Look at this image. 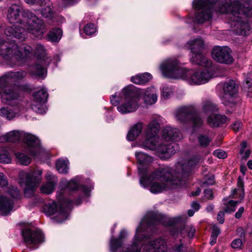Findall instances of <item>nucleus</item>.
I'll return each instance as SVG.
<instances>
[{"label": "nucleus", "mask_w": 252, "mask_h": 252, "mask_svg": "<svg viewBox=\"0 0 252 252\" xmlns=\"http://www.w3.org/2000/svg\"><path fill=\"white\" fill-rule=\"evenodd\" d=\"M201 158L198 156L190 158L187 161H180L176 165V172L174 175L169 168L158 169L148 176H142L140 180L141 186H149L151 192L157 194L170 189L182 187L185 184L184 178L188 175L191 168L197 165Z\"/></svg>", "instance_id": "f257e3e1"}, {"label": "nucleus", "mask_w": 252, "mask_h": 252, "mask_svg": "<svg viewBox=\"0 0 252 252\" xmlns=\"http://www.w3.org/2000/svg\"><path fill=\"white\" fill-rule=\"evenodd\" d=\"M7 19L10 23L17 24L7 27L4 33L7 37L24 41L30 33L41 39L47 29L42 19L29 10H24L20 5L13 4L7 12Z\"/></svg>", "instance_id": "f03ea898"}, {"label": "nucleus", "mask_w": 252, "mask_h": 252, "mask_svg": "<svg viewBox=\"0 0 252 252\" xmlns=\"http://www.w3.org/2000/svg\"><path fill=\"white\" fill-rule=\"evenodd\" d=\"M218 11L220 13H225L230 20L232 30L237 34H250V26L243 19L252 16V0H224L220 4Z\"/></svg>", "instance_id": "7ed1b4c3"}, {"label": "nucleus", "mask_w": 252, "mask_h": 252, "mask_svg": "<svg viewBox=\"0 0 252 252\" xmlns=\"http://www.w3.org/2000/svg\"><path fill=\"white\" fill-rule=\"evenodd\" d=\"M163 76L173 79H182L191 85H200L207 83L212 78L208 70L188 69L180 65L179 61L175 58L164 60L159 65Z\"/></svg>", "instance_id": "20e7f679"}, {"label": "nucleus", "mask_w": 252, "mask_h": 252, "mask_svg": "<svg viewBox=\"0 0 252 252\" xmlns=\"http://www.w3.org/2000/svg\"><path fill=\"white\" fill-rule=\"evenodd\" d=\"M164 121L160 116L153 115L145 131V139L140 141L137 144L139 147L155 151L163 155L164 158H168L175 153L178 145L175 143L165 144L158 136L160 125Z\"/></svg>", "instance_id": "39448f33"}, {"label": "nucleus", "mask_w": 252, "mask_h": 252, "mask_svg": "<svg viewBox=\"0 0 252 252\" xmlns=\"http://www.w3.org/2000/svg\"><path fill=\"white\" fill-rule=\"evenodd\" d=\"M142 92L138 89H134L131 86L124 88L121 93H117L110 97V101L114 105H117L118 111L122 114H126L136 111L139 106L138 96Z\"/></svg>", "instance_id": "423d86ee"}, {"label": "nucleus", "mask_w": 252, "mask_h": 252, "mask_svg": "<svg viewBox=\"0 0 252 252\" xmlns=\"http://www.w3.org/2000/svg\"><path fill=\"white\" fill-rule=\"evenodd\" d=\"M20 138L26 145V150L31 156L35 157L40 153L42 151L40 142L35 135L17 130L11 131L5 134L0 136V142H15Z\"/></svg>", "instance_id": "0eeeda50"}, {"label": "nucleus", "mask_w": 252, "mask_h": 252, "mask_svg": "<svg viewBox=\"0 0 252 252\" xmlns=\"http://www.w3.org/2000/svg\"><path fill=\"white\" fill-rule=\"evenodd\" d=\"M224 0L219 1V0H194L193 5L198 10L195 16L196 22L202 24L210 21L214 12L217 14L220 13L218 9L220 4Z\"/></svg>", "instance_id": "6e6552de"}, {"label": "nucleus", "mask_w": 252, "mask_h": 252, "mask_svg": "<svg viewBox=\"0 0 252 252\" xmlns=\"http://www.w3.org/2000/svg\"><path fill=\"white\" fill-rule=\"evenodd\" d=\"M42 171L39 170L21 171L19 174V183L23 188L26 197L32 196L35 189L41 181Z\"/></svg>", "instance_id": "1a4fd4ad"}, {"label": "nucleus", "mask_w": 252, "mask_h": 252, "mask_svg": "<svg viewBox=\"0 0 252 252\" xmlns=\"http://www.w3.org/2000/svg\"><path fill=\"white\" fill-rule=\"evenodd\" d=\"M143 251L146 252H187L186 247L182 243L181 239L176 241L167 249L166 241L161 238L151 240L143 245Z\"/></svg>", "instance_id": "9d476101"}, {"label": "nucleus", "mask_w": 252, "mask_h": 252, "mask_svg": "<svg viewBox=\"0 0 252 252\" xmlns=\"http://www.w3.org/2000/svg\"><path fill=\"white\" fill-rule=\"evenodd\" d=\"M72 204V202L68 200L59 203L55 201H51L45 205L44 212L48 216L56 214L54 220L57 222L62 223L68 219V212Z\"/></svg>", "instance_id": "9b49d317"}, {"label": "nucleus", "mask_w": 252, "mask_h": 252, "mask_svg": "<svg viewBox=\"0 0 252 252\" xmlns=\"http://www.w3.org/2000/svg\"><path fill=\"white\" fill-rule=\"evenodd\" d=\"M34 54L38 59L36 64L30 67V72L36 77L44 78L47 75L46 66L49 65L50 60L46 56L44 47L41 44L36 46Z\"/></svg>", "instance_id": "f8f14e48"}, {"label": "nucleus", "mask_w": 252, "mask_h": 252, "mask_svg": "<svg viewBox=\"0 0 252 252\" xmlns=\"http://www.w3.org/2000/svg\"><path fill=\"white\" fill-rule=\"evenodd\" d=\"M19 91L16 87L0 78V101L2 104L10 106L19 105Z\"/></svg>", "instance_id": "ddd939ff"}, {"label": "nucleus", "mask_w": 252, "mask_h": 252, "mask_svg": "<svg viewBox=\"0 0 252 252\" xmlns=\"http://www.w3.org/2000/svg\"><path fill=\"white\" fill-rule=\"evenodd\" d=\"M195 108L192 106H185L178 108L175 112L176 120L181 123L187 122L191 119L193 123V130L194 132L203 125L202 120L197 116H194Z\"/></svg>", "instance_id": "4468645a"}, {"label": "nucleus", "mask_w": 252, "mask_h": 252, "mask_svg": "<svg viewBox=\"0 0 252 252\" xmlns=\"http://www.w3.org/2000/svg\"><path fill=\"white\" fill-rule=\"evenodd\" d=\"M231 51L227 46H215L212 50V58L217 62L230 64L233 61L231 55Z\"/></svg>", "instance_id": "2eb2a0df"}, {"label": "nucleus", "mask_w": 252, "mask_h": 252, "mask_svg": "<svg viewBox=\"0 0 252 252\" xmlns=\"http://www.w3.org/2000/svg\"><path fill=\"white\" fill-rule=\"evenodd\" d=\"M32 96L33 99L31 104L32 109L37 113H44L45 110L43 108V104L46 102L48 97L47 90L44 88H42L39 91L33 93Z\"/></svg>", "instance_id": "dca6fc26"}, {"label": "nucleus", "mask_w": 252, "mask_h": 252, "mask_svg": "<svg viewBox=\"0 0 252 252\" xmlns=\"http://www.w3.org/2000/svg\"><path fill=\"white\" fill-rule=\"evenodd\" d=\"M237 186V188L232 190L231 196L232 198L240 199V201L230 200L228 202V205L232 207L233 208L230 209L228 207H226L225 209V212H226L230 213L234 212L235 210L234 207L238 203H240L244 197V182L243 179L240 177H239L238 178Z\"/></svg>", "instance_id": "f3484780"}, {"label": "nucleus", "mask_w": 252, "mask_h": 252, "mask_svg": "<svg viewBox=\"0 0 252 252\" xmlns=\"http://www.w3.org/2000/svg\"><path fill=\"white\" fill-rule=\"evenodd\" d=\"M22 235L27 245L39 244L44 241V235L39 229L32 231L30 229H25L23 230Z\"/></svg>", "instance_id": "a211bd4d"}, {"label": "nucleus", "mask_w": 252, "mask_h": 252, "mask_svg": "<svg viewBox=\"0 0 252 252\" xmlns=\"http://www.w3.org/2000/svg\"><path fill=\"white\" fill-rule=\"evenodd\" d=\"M195 232V229L191 225H182L180 227H175L171 230L170 233L172 236L175 238L181 239L185 238L187 234L189 238H192ZM178 240L177 241H179ZM183 244V243L182 242Z\"/></svg>", "instance_id": "6ab92c4d"}, {"label": "nucleus", "mask_w": 252, "mask_h": 252, "mask_svg": "<svg viewBox=\"0 0 252 252\" xmlns=\"http://www.w3.org/2000/svg\"><path fill=\"white\" fill-rule=\"evenodd\" d=\"M162 138L167 141H178L183 138L179 129L167 126L162 130Z\"/></svg>", "instance_id": "aec40b11"}, {"label": "nucleus", "mask_w": 252, "mask_h": 252, "mask_svg": "<svg viewBox=\"0 0 252 252\" xmlns=\"http://www.w3.org/2000/svg\"><path fill=\"white\" fill-rule=\"evenodd\" d=\"M12 108L8 107H2L0 108V116L10 121L20 116L23 109L20 105H14Z\"/></svg>", "instance_id": "412c9836"}, {"label": "nucleus", "mask_w": 252, "mask_h": 252, "mask_svg": "<svg viewBox=\"0 0 252 252\" xmlns=\"http://www.w3.org/2000/svg\"><path fill=\"white\" fill-rule=\"evenodd\" d=\"M135 157L139 164L138 166L139 173L142 176L147 173V169L144 167V165L151 162L153 161V158L142 152H135Z\"/></svg>", "instance_id": "4be33fe9"}, {"label": "nucleus", "mask_w": 252, "mask_h": 252, "mask_svg": "<svg viewBox=\"0 0 252 252\" xmlns=\"http://www.w3.org/2000/svg\"><path fill=\"white\" fill-rule=\"evenodd\" d=\"M134 89H138L142 92L138 96L139 100L143 97L144 102L148 105L153 104L157 101V94L155 88H149L146 90L138 88H134Z\"/></svg>", "instance_id": "5701e85b"}, {"label": "nucleus", "mask_w": 252, "mask_h": 252, "mask_svg": "<svg viewBox=\"0 0 252 252\" xmlns=\"http://www.w3.org/2000/svg\"><path fill=\"white\" fill-rule=\"evenodd\" d=\"M47 182L40 188V191L45 194H50L53 192L58 180L54 175L48 172L45 176Z\"/></svg>", "instance_id": "b1692460"}, {"label": "nucleus", "mask_w": 252, "mask_h": 252, "mask_svg": "<svg viewBox=\"0 0 252 252\" xmlns=\"http://www.w3.org/2000/svg\"><path fill=\"white\" fill-rule=\"evenodd\" d=\"M190 61L192 63L209 68L212 65V62L201 52L191 53Z\"/></svg>", "instance_id": "393cba45"}, {"label": "nucleus", "mask_w": 252, "mask_h": 252, "mask_svg": "<svg viewBox=\"0 0 252 252\" xmlns=\"http://www.w3.org/2000/svg\"><path fill=\"white\" fill-rule=\"evenodd\" d=\"M13 200L10 199L6 196H0V213L3 216L8 215L12 210Z\"/></svg>", "instance_id": "a878e982"}, {"label": "nucleus", "mask_w": 252, "mask_h": 252, "mask_svg": "<svg viewBox=\"0 0 252 252\" xmlns=\"http://www.w3.org/2000/svg\"><path fill=\"white\" fill-rule=\"evenodd\" d=\"M26 74L27 73L25 71H11L0 77V78L13 85L12 84L14 81L23 79L26 76Z\"/></svg>", "instance_id": "bb28decb"}, {"label": "nucleus", "mask_w": 252, "mask_h": 252, "mask_svg": "<svg viewBox=\"0 0 252 252\" xmlns=\"http://www.w3.org/2000/svg\"><path fill=\"white\" fill-rule=\"evenodd\" d=\"M204 42L201 38L189 40L186 44V47L190 50L191 53L201 52L204 47Z\"/></svg>", "instance_id": "cd10ccee"}, {"label": "nucleus", "mask_w": 252, "mask_h": 252, "mask_svg": "<svg viewBox=\"0 0 252 252\" xmlns=\"http://www.w3.org/2000/svg\"><path fill=\"white\" fill-rule=\"evenodd\" d=\"M126 232L123 230L121 231L117 239L111 238L110 242V250L111 252H117L119 248L123 244V240L126 237Z\"/></svg>", "instance_id": "c85d7f7f"}, {"label": "nucleus", "mask_w": 252, "mask_h": 252, "mask_svg": "<svg viewBox=\"0 0 252 252\" xmlns=\"http://www.w3.org/2000/svg\"><path fill=\"white\" fill-rule=\"evenodd\" d=\"M227 120L224 115L213 114L208 118L207 123L212 127H218L225 123Z\"/></svg>", "instance_id": "c756f323"}, {"label": "nucleus", "mask_w": 252, "mask_h": 252, "mask_svg": "<svg viewBox=\"0 0 252 252\" xmlns=\"http://www.w3.org/2000/svg\"><path fill=\"white\" fill-rule=\"evenodd\" d=\"M224 94L229 96L233 97L238 91V86L233 80L225 82L223 87Z\"/></svg>", "instance_id": "7c9ffc66"}, {"label": "nucleus", "mask_w": 252, "mask_h": 252, "mask_svg": "<svg viewBox=\"0 0 252 252\" xmlns=\"http://www.w3.org/2000/svg\"><path fill=\"white\" fill-rule=\"evenodd\" d=\"M143 128L142 123H137L134 125L128 131L127 138L129 141L134 140L141 133Z\"/></svg>", "instance_id": "2f4dec72"}, {"label": "nucleus", "mask_w": 252, "mask_h": 252, "mask_svg": "<svg viewBox=\"0 0 252 252\" xmlns=\"http://www.w3.org/2000/svg\"><path fill=\"white\" fill-rule=\"evenodd\" d=\"M152 78V75L147 72L133 76L131 77V81L136 84H143L148 82Z\"/></svg>", "instance_id": "473e14b6"}, {"label": "nucleus", "mask_w": 252, "mask_h": 252, "mask_svg": "<svg viewBox=\"0 0 252 252\" xmlns=\"http://www.w3.org/2000/svg\"><path fill=\"white\" fill-rule=\"evenodd\" d=\"M68 164L67 159H59L56 162V169L60 173H66L68 169Z\"/></svg>", "instance_id": "72a5a7b5"}, {"label": "nucleus", "mask_w": 252, "mask_h": 252, "mask_svg": "<svg viewBox=\"0 0 252 252\" xmlns=\"http://www.w3.org/2000/svg\"><path fill=\"white\" fill-rule=\"evenodd\" d=\"M62 31L59 28L54 29L48 34V40L52 42L58 41L62 37Z\"/></svg>", "instance_id": "f704fd0d"}, {"label": "nucleus", "mask_w": 252, "mask_h": 252, "mask_svg": "<svg viewBox=\"0 0 252 252\" xmlns=\"http://www.w3.org/2000/svg\"><path fill=\"white\" fill-rule=\"evenodd\" d=\"M217 106L210 101H206L202 104V111L206 114H209L217 111Z\"/></svg>", "instance_id": "c9c22d12"}, {"label": "nucleus", "mask_w": 252, "mask_h": 252, "mask_svg": "<svg viewBox=\"0 0 252 252\" xmlns=\"http://www.w3.org/2000/svg\"><path fill=\"white\" fill-rule=\"evenodd\" d=\"M46 4V6L41 9V14L44 18H52L54 14L52 4L48 1Z\"/></svg>", "instance_id": "e433bc0d"}, {"label": "nucleus", "mask_w": 252, "mask_h": 252, "mask_svg": "<svg viewBox=\"0 0 252 252\" xmlns=\"http://www.w3.org/2000/svg\"><path fill=\"white\" fill-rule=\"evenodd\" d=\"M15 156L18 162L22 165H27L31 161V158L24 153H15Z\"/></svg>", "instance_id": "4c0bfd02"}, {"label": "nucleus", "mask_w": 252, "mask_h": 252, "mask_svg": "<svg viewBox=\"0 0 252 252\" xmlns=\"http://www.w3.org/2000/svg\"><path fill=\"white\" fill-rule=\"evenodd\" d=\"M173 93L172 88L167 85H164L162 88L161 96L164 99H168L170 98Z\"/></svg>", "instance_id": "58836bf2"}, {"label": "nucleus", "mask_w": 252, "mask_h": 252, "mask_svg": "<svg viewBox=\"0 0 252 252\" xmlns=\"http://www.w3.org/2000/svg\"><path fill=\"white\" fill-rule=\"evenodd\" d=\"M84 31L86 34L91 36L95 33L96 28L94 24H89L85 26Z\"/></svg>", "instance_id": "ea45409f"}, {"label": "nucleus", "mask_w": 252, "mask_h": 252, "mask_svg": "<svg viewBox=\"0 0 252 252\" xmlns=\"http://www.w3.org/2000/svg\"><path fill=\"white\" fill-rule=\"evenodd\" d=\"M199 145L203 147L208 146L211 140L207 136L205 135H200L198 137Z\"/></svg>", "instance_id": "a19ab883"}, {"label": "nucleus", "mask_w": 252, "mask_h": 252, "mask_svg": "<svg viewBox=\"0 0 252 252\" xmlns=\"http://www.w3.org/2000/svg\"><path fill=\"white\" fill-rule=\"evenodd\" d=\"M244 89L245 91H248L249 96H252V79L250 77L246 78Z\"/></svg>", "instance_id": "79ce46f5"}, {"label": "nucleus", "mask_w": 252, "mask_h": 252, "mask_svg": "<svg viewBox=\"0 0 252 252\" xmlns=\"http://www.w3.org/2000/svg\"><path fill=\"white\" fill-rule=\"evenodd\" d=\"M8 192L13 198L18 199L20 197L19 190L14 186H10L8 188Z\"/></svg>", "instance_id": "37998d69"}, {"label": "nucleus", "mask_w": 252, "mask_h": 252, "mask_svg": "<svg viewBox=\"0 0 252 252\" xmlns=\"http://www.w3.org/2000/svg\"><path fill=\"white\" fill-rule=\"evenodd\" d=\"M11 162V158L6 151L0 152V162L9 163Z\"/></svg>", "instance_id": "c03bdc74"}, {"label": "nucleus", "mask_w": 252, "mask_h": 252, "mask_svg": "<svg viewBox=\"0 0 252 252\" xmlns=\"http://www.w3.org/2000/svg\"><path fill=\"white\" fill-rule=\"evenodd\" d=\"M78 187V182L76 179L70 180L66 185V188H68L70 190H75L77 189Z\"/></svg>", "instance_id": "a18cd8bd"}, {"label": "nucleus", "mask_w": 252, "mask_h": 252, "mask_svg": "<svg viewBox=\"0 0 252 252\" xmlns=\"http://www.w3.org/2000/svg\"><path fill=\"white\" fill-rule=\"evenodd\" d=\"M214 155L219 158H225L227 157V154L223 150L218 149L214 151Z\"/></svg>", "instance_id": "49530a36"}, {"label": "nucleus", "mask_w": 252, "mask_h": 252, "mask_svg": "<svg viewBox=\"0 0 252 252\" xmlns=\"http://www.w3.org/2000/svg\"><path fill=\"white\" fill-rule=\"evenodd\" d=\"M242 126V123L239 120H237L231 125V128L234 131L237 132L241 128Z\"/></svg>", "instance_id": "de8ad7c7"}, {"label": "nucleus", "mask_w": 252, "mask_h": 252, "mask_svg": "<svg viewBox=\"0 0 252 252\" xmlns=\"http://www.w3.org/2000/svg\"><path fill=\"white\" fill-rule=\"evenodd\" d=\"M242 245V241L240 239H235L231 243V247L233 249H240Z\"/></svg>", "instance_id": "09e8293b"}, {"label": "nucleus", "mask_w": 252, "mask_h": 252, "mask_svg": "<svg viewBox=\"0 0 252 252\" xmlns=\"http://www.w3.org/2000/svg\"><path fill=\"white\" fill-rule=\"evenodd\" d=\"M204 194L205 197L208 199H213L214 195L213 190L211 189L208 188L204 190Z\"/></svg>", "instance_id": "8fccbe9b"}, {"label": "nucleus", "mask_w": 252, "mask_h": 252, "mask_svg": "<svg viewBox=\"0 0 252 252\" xmlns=\"http://www.w3.org/2000/svg\"><path fill=\"white\" fill-rule=\"evenodd\" d=\"M8 185V182L6 177L3 173L0 172V186L5 187Z\"/></svg>", "instance_id": "3c124183"}, {"label": "nucleus", "mask_w": 252, "mask_h": 252, "mask_svg": "<svg viewBox=\"0 0 252 252\" xmlns=\"http://www.w3.org/2000/svg\"><path fill=\"white\" fill-rule=\"evenodd\" d=\"M224 212L220 211L217 215V220L221 224H222L224 221Z\"/></svg>", "instance_id": "603ef678"}, {"label": "nucleus", "mask_w": 252, "mask_h": 252, "mask_svg": "<svg viewBox=\"0 0 252 252\" xmlns=\"http://www.w3.org/2000/svg\"><path fill=\"white\" fill-rule=\"evenodd\" d=\"M92 188L91 187H87L85 186L82 187V191L86 196L89 197L90 196V192L91 191Z\"/></svg>", "instance_id": "864d4df0"}, {"label": "nucleus", "mask_w": 252, "mask_h": 252, "mask_svg": "<svg viewBox=\"0 0 252 252\" xmlns=\"http://www.w3.org/2000/svg\"><path fill=\"white\" fill-rule=\"evenodd\" d=\"M220 229L217 226H214L212 232V236L215 237H218V235L220 233Z\"/></svg>", "instance_id": "5fc2aeb1"}, {"label": "nucleus", "mask_w": 252, "mask_h": 252, "mask_svg": "<svg viewBox=\"0 0 252 252\" xmlns=\"http://www.w3.org/2000/svg\"><path fill=\"white\" fill-rule=\"evenodd\" d=\"M215 181L213 177H210L208 179H207L204 182H203V184L204 185H212L214 184Z\"/></svg>", "instance_id": "6e6d98bb"}, {"label": "nucleus", "mask_w": 252, "mask_h": 252, "mask_svg": "<svg viewBox=\"0 0 252 252\" xmlns=\"http://www.w3.org/2000/svg\"><path fill=\"white\" fill-rule=\"evenodd\" d=\"M244 211V208L243 207H241L239 208L238 211L235 213V217L236 219H239L241 217L242 213Z\"/></svg>", "instance_id": "4d7b16f0"}, {"label": "nucleus", "mask_w": 252, "mask_h": 252, "mask_svg": "<svg viewBox=\"0 0 252 252\" xmlns=\"http://www.w3.org/2000/svg\"><path fill=\"white\" fill-rule=\"evenodd\" d=\"M191 207L195 211H197L200 208V205L196 202H193L191 203Z\"/></svg>", "instance_id": "13d9d810"}, {"label": "nucleus", "mask_w": 252, "mask_h": 252, "mask_svg": "<svg viewBox=\"0 0 252 252\" xmlns=\"http://www.w3.org/2000/svg\"><path fill=\"white\" fill-rule=\"evenodd\" d=\"M247 146V143L246 141H243L241 144V149L240 150V154L243 155L245 149Z\"/></svg>", "instance_id": "bf43d9fd"}, {"label": "nucleus", "mask_w": 252, "mask_h": 252, "mask_svg": "<svg viewBox=\"0 0 252 252\" xmlns=\"http://www.w3.org/2000/svg\"><path fill=\"white\" fill-rule=\"evenodd\" d=\"M237 234L242 238L244 237V233L243 229L241 227H239L237 229Z\"/></svg>", "instance_id": "052dcab7"}, {"label": "nucleus", "mask_w": 252, "mask_h": 252, "mask_svg": "<svg viewBox=\"0 0 252 252\" xmlns=\"http://www.w3.org/2000/svg\"><path fill=\"white\" fill-rule=\"evenodd\" d=\"M250 155V151L249 150H247L245 152L244 155H243L242 158L244 159H246L249 157Z\"/></svg>", "instance_id": "680f3d73"}, {"label": "nucleus", "mask_w": 252, "mask_h": 252, "mask_svg": "<svg viewBox=\"0 0 252 252\" xmlns=\"http://www.w3.org/2000/svg\"><path fill=\"white\" fill-rule=\"evenodd\" d=\"M217 238V237H215L211 235L210 242L211 245H213L216 243Z\"/></svg>", "instance_id": "e2e57ef3"}, {"label": "nucleus", "mask_w": 252, "mask_h": 252, "mask_svg": "<svg viewBox=\"0 0 252 252\" xmlns=\"http://www.w3.org/2000/svg\"><path fill=\"white\" fill-rule=\"evenodd\" d=\"M200 192L201 190L199 188H198L195 191L191 192V195L197 196L200 194Z\"/></svg>", "instance_id": "0e129e2a"}, {"label": "nucleus", "mask_w": 252, "mask_h": 252, "mask_svg": "<svg viewBox=\"0 0 252 252\" xmlns=\"http://www.w3.org/2000/svg\"><path fill=\"white\" fill-rule=\"evenodd\" d=\"M247 170V168L244 165H241L240 167V171L241 173L244 175L245 174L246 171Z\"/></svg>", "instance_id": "69168bd1"}, {"label": "nucleus", "mask_w": 252, "mask_h": 252, "mask_svg": "<svg viewBox=\"0 0 252 252\" xmlns=\"http://www.w3.org/2000/svg\"><path fill=\"white\" fill-rule=\"evenodd\" d=\"M214 206L212 205H208L206 208V210L208 212H212L214 209Z\"/></svg>", "instance_id": "338daca9"}, {"label": "nucleus", "mask_w": 252, "mask_h": 252, "mask_svg": "<svg viewBox=\"0 0 252 252\" xmlns=\"http://www.w3.org/2000/svg\"><path fill=\"white\" fill-rule=\"evenodd\" d=\"M247 165L250 169H252V160H249L247 162Z\"/></svg>", "instance_id": "774afa93"}]
</instances>
